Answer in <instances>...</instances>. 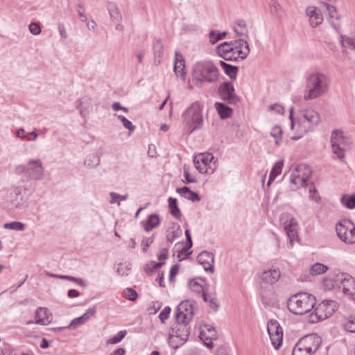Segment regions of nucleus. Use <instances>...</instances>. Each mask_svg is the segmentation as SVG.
<instances>
[{
    "instance_id": "f257e3e1",
    "label": "nucleus",
    "mask_w": 355,
    "mask_h": 355,
    "mask_svg": "<svg viewBox=\"0 0 355 355\" xmlns=\"http://www.w3.org/2000/svg\"><path fill=\"white\" fill-rule=\"evenodd\" d=\"M191 76L193 80L200 84H214L218 80L219 69L210 60L196 62L192 67Z\"/></svg>"
},
{
    "instance_id": "f03ea898",
    "label": "nucleus",
    "mask_w": 355,
    "mask_h": 355,
    "mask_svg": "<svg viewBox=\"0 0 355 355\" xmlns=\"http://www.w3.org/2000/svg\"><path fill=\"white\" fill-rule=\"evenodd\" d=\"M329 82L324 73L318 71L309 73L306 77L308 91L304 95V100H313L322 96L329 89Z\"/></svg>"
},
{
    "instance_id": "7ed1b4c3",
    "label": "nucleus",
    "mask_w": 355,
    "mask_h": 355,
    "mask_svg": "<svg viewBox=\"0 0 355 355\" xmlns=\"http://www.w3.org/2000/svg\"><path fill=\"white\" fill-rule=\"evenodd\" d=\"M316 303L315 297L307 293H298L287 302L288 310L295 315H303L311 311Z\"/></svg>"
},
{
    "instance_id": "20e7f679",
    "label": "nucleus",
    "mask_w": 355,
    "mask_h": 355,
    "mask_svg": "<svg viewBox=\"0 0 355 355\" xmlns=\"http://www.w3.org/2000/svg\"><path fill=\"white\" fill-rule=\"evenodd\" d=\"M203 105L198 101L192 103L182 114L183 123L191 134L202 128L203 125Z\"/></svg>"
},
{
    "instance_id": "39448f33",
    "label": "nucleus",
    "mask_w": 355,
    "mask_h": 355,
    "mask_svg": "<svg viewBox=\"0 0 355 355\" xmlns=\"http://www.w3.org/2000/svg\"><path fill=\"white\" fill-rule=\"evenodd\" d=\"M281 273L278 268H272L263 271L261 275L260 294L261 301L264 304H268V296L272 291V286L280 278Z\"/></svg>"
},
{
    "instance_id": "423d86ee",
    "label": "nucleus",
    "mask_w": 355,
    "mask_h": 355,
    "mask_svg": "<svg viewBox=\"0 0 355 355\" xmlns=\"http://www.w3.org/2000/svg\"><path fill=\"white\" fill-rule=\"evenodd\" d=\"M337 308L336 302L333 300H323L314 309V313L309 315V322H318L330 317Z\"/></svg>"
},
{
    "instance_id": "0eeeda50",
    "label": "nucleus",
    "mask_w": 355,
    "mask_h": 355,
    "mask_svg": "<svg viewBox=\"0 0 355 355\" xmlns=\"http://www.w3.org/2000/svg\"><path fill=\"white\" fill-rule=\"evenodd\" d=\"M193 163L197 170L201 173H213L217 168V160L211 153H200L195 156Z\"/></svg>"
},
{
    "instance_id": "6e6552de",
    "label": "nucleus",
    "mask_w": 355,
    "mask_h": 355,
    "mask_svg": "<svg viewBox=\"0 0 355 355\" xmlns=\"http://www.w3.org/2000/svg\"><path fill=\"white\" fill-rule=\"evenodd\" d=\"M293 108L291 107L289 110V119L291 121V128L293 129L294 125L296 123L297 125V131L299 135L292 137L291 139L296 141L300 139L304 135L313 131L318 125H312V123L308 122L307 121H305L304 119L299 116H297V119L295 120L293 119Z\"/></svg>"
},
{
    "instance_id": "1a4fd4ad",
    "label": "nucleus",
    "mask_w": 355,
    "mask_h": 355,
    "mask_svg": "<svg viewBox=\"0 0 355 355\" xmlns=\"http://www.w3.org/2000/svg\"><path fill=\"white\" fill-rule=\"evenodd\" d=\"M267 330L270 336L272 345L275 349H278L282 344V328L276 320H270L268 322Z\"/></svg>"
},
{
    "instance_id": "9d476101",
    "label": "nucleus",
    "mask_w": 355,
    "mask_h": 355,
    "mask_svg": "<svg viewBox=\"0 0 355 355\" xmlns=\"http://www.w3.org/2000/svg\"><path fill=\"white\" fill-rule=\"evenodd\" d=\"M218 94L220 98L228 104L235 105L239 101L231 82L227 81L221 83L218 87Z\"/></svg>"
},
{
    "instance_id": "9b49d317",
    "label": "nucleus",
    "mask_w": 355,
    "mask_h": 355,
    "mask_svg": "<svg viewBox=\"0 0 355 355\" xmlns=\"http://www.w3.org/2000/svg\"><path fill=\"white\" fill-rule=\"evenodd\" d=\"M27 176L30 180H41L44 178V167L40 159H31L27 162Z\"/></svg>"
},
{
    "instance_id": "f8f14e48",
    "label": "nucleus",
    "mask_w": 355,
    "mask_h": 355,
    "mask_svg": "<svg viewBox=\"0 0 355 355\" xmlns=\"http://www.w3.org/2000/svg\"><path fill=\"white\" fill-rule=\"evenodd\" d=\"M193 315V308L189 300L182 301L176 309V321L189 322Z\"/></svg>"
},
{
    "instance_id": "ddd939ff",
    "label": "nucleus",
    "mask_w": 355,
    "mask_h": 355,
    "mask_svg": "<svg viewBox=\"0 0 355 355\" xmlns=\"http://www.w3.org/2000/svg\"><path fill=\"white\" fill-rule=\"evenodd\" d=\"M311 354L317 352L322 343V338L317 334H309L299 340Z\"/></svg>"
},
{
    "instance_id": "4468645a",
    "label": "nucleus",
    "mask_w": 355,
    "mask_h": 355,
    "mask_svg": "<svg viewBox=\"0 0 355 355\" xmlns=\"http://www.w3.org/2000/svg\"><path fill=\"white\" fill-rule=\"evenodd\" d=\"M284 225L286 235L289 239L290 247L292 248L293 241L297 240L298 238V224L294 218H291L289 220L285 221Z\"/></svg>"
},
{
    "instance_id": "2eb2a0df",
    "label": "nucleus",
    "mask_w": 355,
    "mask_h": 355,
    "mask_svg": "<svg viewBox=\"0 0 355 355\" xmlns=\"http://www.w3.org/2000/svg\"><path fill=\"white\" fill-rule=\"evenodd\" d=\"M331 146L344 147L348 148L351 144L350 139L345 135L343 131L340 130H334L331 135Z\"/></svg>"
},
{
    "instance_id": "dca6fc26",
    "label": "nucleus",
    "mask_w": 355,
    "mask_h": 355,
    "mask_svg": "<svg viewBox=\"0 0 355 355\" xmlns=\"http://www.w3.org/2000/svg\"><path fill=\"white\" fill-rule=\"evenodd\" d=\"M340 280L343 287V293L349 296L355 295V279L349 274L343 273L340 275Z\"/></svg>"
},
{
    "instance_id": "f3484780",
    "label": "nucleus",
    "mask_w": 355,
    "mask_h": 355,
    "mask_svg": "<svg viewBox=\"0 0 355 355\" xmlns=\"http://www.w3.org/2000/svg\"><path fill=\"white\" fill-rule=\"evenodd\" d=\"M197 259L198 263L203 266L205 270L214 272V257L213 253L203 251L198 254Z\"/></svg>"
},
{
    "instance_id": "a211bd4d",
    "label": "nucleus",
    "mask_w": 355,
    "mask_h": 355,
    "mask_svg": "<svg viewBox=\"0 0 355 355\" xmlns=\"http://www.w3.org/2000/svg\"><path fill=\"white\" fill-rule=\"evenodd\" d=\"M176 324L173 328V333L171 334L177 336L180 338V342H186L189 338L190 331L189 322H184L181 321H176Z\"/></svg>"
},
{
    "instance_id": "6ab92c4d",
    "label": "nucleus",
    "mask_w": 355,
    "mask_h": 355,
    "mask_svg": "<svg viewBox=\"0 0 355 355\" xmlns=\"http://www.w3.org/2000/svg\"><path fill=\"white\" fill-rule=\"evenodd\" d=\"M233 48L241 60L245 59L250 53V47L247 41L244 39H239L232 42Z\"/></svg>"
},
{
    "instance_id": "aec40b11",
    "label": "nucleus",
    "mask_w": 355,
    "mask_h": 355,
    "mask_svg": "<svg viewBox=\"0 0 355 355\" xmlns=\"http://www.w3.org/2000/svg\"><path fill=\"white\" fill-rule=\"evenodd\" d=\"M306 13L309 17V21L311 26L316 27L322 22L323 17L319 8L315 6L308 7L306 9Z\"/></svg>"
},
{
    "instance_id": "412c9836",
    "label": "nucleus",
    "mask_w": 355,
    "mask_h": 355,
    "mask_svg": "<svg viewBox=\"0 0 355 355\" xmlns=\"http://www.w3.org/2000/svg\"><path fill=\"white\" fill-rule=\"evenodd\" d=\"M173 70L177 76H180L182 79L185 78L186 70L184 58L178 51L175 52Z\"/></svg>"
},
{
    "instance_id": "4be33fe9",
    "label": "nucleus",
    "mask_w": 355,
    "mask_h": 355,
    "mask_svg": "<svg viewBox=\"0 0 355 355\" xmlns=\"http://www.w3.org/2000/svg\"><path fill=\"white\" fill-rule=\"evenodd\" d=\"M35 322L42 325H47L51 322V315L46 308L39 307L35 313Z\"/></svg>"
},
{
    "instance_id": "5701e85b",
    "label": "nucleus",
    "mask_w": 355,
    "mask_h": 355,
    "mask_svg": "<svg viewBox=\"0 0 355 355\" xmlns=\"http://www.w3.org/2000/svg\"><path fill=\"white\" fill-rule=\"evenodd\" d=\"M297 116L312 123V125H318L320 121V114L314 110H302Z\"/></svg>"
},
{
    "instance_id": "b1692460",
    "label": "nucleus",
    "mask_w": 355,
    "mask_h": 355,
    "mask_svg": "<svg viewBox=\"0 0 355 355\" xmlns=\"http://www.w3.org/2000/svg\"><path fill=\"white\" fill-rule=\"evenodd\" d=\"M307 180H306L302 175V174H301V172L298 171L297 167H296V168L294 171H293L290 176V181L293 185L292 189L294 190L297 189L301 187H303Z\"/></svg>"
},
{
    "instance_id": "393cba45",
    "label": "nucleus",
    "mask_w": 355,
    "mask_h": 355,
    "mask_svg": "<svg viewBox=\"0 0 355 355\" xmlns=\"http://www.w3.org/2000/svg\"><path fill=\"white\" fill-rule=\"evenodd\" d=\"M176 192L178 193L181 196L192 202H198L200 200V198L197 193L192 191L188 187L186 186L178 188L176 189Z\"/></svg>"
},
{
    "instance_id": "a878e982",
    "label": "nucleus",
    "mask_w": 355,
    "mask_h": 355,
    "mask_svg": "<svg viewBox=\"0 0 355 355\" xmlns=\"http://www.w3.org/2000/svg\"><path fill=\"white\" fill-rule=\"evenodd\" d=\"M160 223V218L159 215L152 214L148 216L147 220L144 223V228L145 231L150 232L153 229L157 227Z\"/></svg>"
},
{
    "instance_id": "bb28decb",
    "label": "nucleus",
    "mask_w": 355,
    "mask_h": 355,
    "mask_svg": "<svg viewBox=\"0 0 355 355\" xmlns=\"http://www.w3.org/2000/svg\"><path fill=\"white\" fill-rule=\"evenodd\" d=\"M324 6L326 8V10L328 11L329 16V20L331 21V24L334 28L338 29L340 27L339 23H335L334 21V19L339 20V16L337 13V10L336 7L334 6H331L327 3H324Z\"/></svg>"
},
{
    "instance_id": "cd10ccee",
    "label": "nucleus",
    "mask_w": 355,
    "mask_h": 355,
    "mask_svg": "<svg viewBox=\"0 0 355 355\" xmlns=\"http://www.w3.org/2000/svg\"><path fill=\"white\" fill-rule=\"evenodd\" d=\"M270 13L275 17L280 19L284 13V9L277 0H270L268 3Z\"/></svg>"
},
{
    "instance_id": "c85d7f7f",
    "label": "nucleus",
    "mask_w": 355,
    "mask_h": 355,
    "mask_svg": "<svg viewBox=\"0 0 355 355\" xmlns=\"http://www.w3.org/2000/svg\"><path fill=\"white\" fill-rule=\"evenodd\" d=\"M215 108L223 119L229 118L232 114V109L223 103H216Z\"/></svg>"
},
{
    "instance_id": "c756f323",
    "label": "nucleus",
    "mask_w": 355,
    "mask_h": 355,
    "mask_svg": "<svg viewBox=\"0 0 355 355\" xmlns=\"http://www.w3.org/2000/svg\"><path fill=\"white\" fill-rule=\"evenodd\" d=\"M153 48L154 51L155 63L156 64H159L161 62V58L163 55V44L161 40H156L153 42Z\"/></svg>"
},
{
    "instance_id": "7c9ffc66",
    "label": "nucleus",
    "mask_w": 355,
    "mask_h": 355,
    "mask_svg": "<svg viewBox=\"0 0 355 355\" xmlns=\"http://www.w3.org/2000/svg\"><path fill=\"white\" fill-rule=\"evenodd\" d=\"M206 340H216L217 338L216 331L214 327L205 324L204 329L200 332V338Z\"/></svg>"
},
{
    "instance_id": "2f4dec72",
    "label": "nucleus",
    "mask_w": 355,
    "mask_h": 355,
    "mask_svg": "<svg viewBox=\"0 0 355 355\" xmlns=\"http://www.w3.org/2000/svg\"><path fill=\"white\" fill-rule=\"evenodd\" d=\"M233 29L237 36L245 35L248 37V29L243 19H239L236 23V26L233 27Z\"/></svg>"
},
{
    "instance_id": "473e14b6",
    "label": "nucleus",
    "mask_w": 355,
    "mask_h": 355,
    "mask_svg": "<svg viewBox=\"0 0 355 355\" xmlns=\"http://www.w3.org/2000/svg\"><path fill=\"white\" fill-rule=\"evenodd\" d=\"M220 64L224 69L225 73L230 78V79L235 80L239 68L236 66L229 64L224 61H220Z\"/></svg>"
},
{
    "instance_id": "72a5a7b5",
    "label": "nucleus",
    "mask_w": 355,
    "mask_h": 355,
    "mask_svg": "<svg viewBox=\"0 0 355 355\" xmlns=\"http://www.w3.org/2000/svg\"><path fill=\"white\" fill-rule=\"evenodd\" d=\"M232 51H234L233 48L232 42H223L220 44L216 48L217 53L221 58L225 57V55H227V53Z\"/></svg>"
},
{
    "instance_id": "f704fd0d",
    "label": "nucleus",
    "mask_w": 355,
    "mask_h": 355,
    "mask_svg": "<svg viewBox=\"0 0 355 355\" xmlns=\"http://www.w3.org/2000/svg\"><path fill=\"white\" fill-rule=\"evenodd\" d=\"M336 232L338 236L345 243H348L349 238H348V232H349V227H347L346 225L343 223H339L336 225Z\"/></svg>"
},
{
    "instance_id": "c9c22d12",
    "label": "nucleus",
    "mask_w": 355,
    "mask_h": 355,
    "mask_svg": "<svg viewBox=\"0 0 355 355\" xmlns=\"http://www.w3.org/2000/svg\"><path fill=\"white\" fill-rule=\"evenodd\" d=\"M168 202L171 214L179 219L181 217V212L178 206L177 199L173 197H169Z\"/></svg>"
},
{
    "instance_id": "e433bc0d",
    "label": "nucleus",
    "mask_w": 355,
    "mask_h": 355,
    "mask_svg": "<svg viewBox=\"0 0 355 355\" xmlns=\"http://www.w3.org/2000/svg\"><path fill=\"white\" fill-rule=\"evenodd\" d=\"M17 136L26 141H35L38 135L35 131L26 133L24 129L21 128L17 130Z\"/></svg>"
},
{
    "instance_id": "4c0bfd02",
    "label": "nucleus",
    "mask_w": 355,
    "mask_h": 355,
    "mask_svg": "<svg viewBox=\"0 0 355 355\" xmlns=\"http://www.w3.org/2000/svg\"><path fill=\"white\" fill-rule=\"evenodd\" d=\"M283 161H279L275 164V165L273 166L270 173L269 179L267 184L268 186H269L271 184V182L275 179V178L281 173Z\"/></svg>"
},
{
    "instance_id": "58836bf2",
    "label": "nucleus",
    "mask_w": 355,
    "mask_h": 355,
    "mask_svg": "<svg viewBox=\"0 0 355 355\" xmlns=\"http://www.w3.org/2000/svg\"><path fill=\"white\" fill-rule=\"evenodd\" d=\"M343 205L348 209L355 208V193L352 195H343L340 199Z\"/></svg>"
},
{
    "instance_id": "ea45409f",
    "label": "nucleus",
    "mask_w": 355,
    "mask_h": 355,
    "mask_svg": "<svg viewBox=\"0 0 355 355\" xmlns=\"http://www.w3.org/2000/svg\"><path fill=\"white\" fill-rule=\"evenodd\" d=\"M100 164V157L96 154L89 155L84 162V164L87 168H94Z\"/></svg>"
},
{
    "instance_id": "a19ab883",
    "label": "nucleus",
    "mask_w": 355,
    "mask_h": 355,
    "mask_svg": "<svg viewBox=\"0 0 355 355\" xmlns=\"http://www.w3.org/2000/svg\"><path fill=\"white\" fill-rule=\"evenodd\" d=\"M344 329L351 333L355 332V315H349L343 322Z\"/></svg>"
},
{
    "instance_id": "79ce46f5",
    "label": "nucleus",
    "mask_w": 355,
    "mask_h": 355,
    "mask_svg": "<svg viewBox=\"0 0 355 355\" xmlns=\"http://www.w3.org/2000/svg\"><path fill=\"white\" fill-rule=\"evenodd\" d=\"M328 269V267L324 264L316 263L313 264L310 268V273L312 275H317L324 273Z\"/></svg>"
},
{
    "instance_id": "37998d69",
    "label": "nucleus",
    "mask_w": 355,
    "mask_h": 355,
    "mask_svg": "<svg viewBox=\"0 0 355 355\" xmlns=\"http://www.w3.org/2000/svg\"><path fill=\"white\" fill-rule=\"evenodd\" d=\"M227 35V32L218 33L216 31H211L209 33V42L212 44L223 39Z\"/></svg>"
},
{
    "instance_id": "c03bdc74",
    "label": "nucleus",
    "mask_w": 355,
    "mask_h": 355,
    "mask_svg": "<svg viewBox=\"0 0 355 355\" xmlns=\"http://www.w3.org/2000/svg\"><path fill=\"white\" fill-rule=\"evenodd\" d=\"M332 153L344 164H346V161L345 159V151L347 149V148L331 146Z\"/></svg>"
},
{
    "instance_id": "a18cd8bd",
    "label": "nucleus",
    "mask_w": 355,
    "mask_h": 355,
    "mask_svg": "<svg viewBox=\"0 0 355 355\" xmlns=\"http://www.w3.org/2000/svg\"><path fill=\"white\" fill-rule=\"evenodd\" d=\"M292 355H312L310 352L298 340L293 349Z\"/></svg>"
},
{
    "instance_id": "49530a36",
    "label": "nucleus",
    "mask_w": 355,
    "mask_h": 355,
    "mask_svg": "<svg viewBox=\"0 0 355 355\" xmlns=\"http://www.w3.org/2000/svg\"><path fill=\"white\" fill-rule=\"evenodd\" d=\"M3 227L7 230L23 231L25 229V225L19 221H13L11 223H5L3 225Z\"/></svg>"
},
{
    "instance_id": "de8ad7c7",
    "label": "nucleus",
    "mask_w": 355,
    "mask_h": 355,
    "mask_svg": "<svg viewBox=\"0 0 355 355\" xmlns=\"http://www.w3.org/2000/svg\"><path fill=\"white\" fill-rule=\"evenodd\" d=\"M126 334H127V331L125 330L120 331L117 333L116 335H115L114 336L108 339L107 340V345H114V344L119 343L125 338Z\"/></svg>"
},
{
    "instance_id": "09e8293b",
    "label": "nucleus",
    "mask_w": 355,
    "mask_h": 355,
    "mask_svg": "<svg viewBox=\"0 0 355 355\" xmlns=\"http://www.w3.org/2000/svg\"><path fill=\"white\" fill-rule=\"evenodd\" d=\"M181 234L182 230L179 225L175 230H173L171 232L167 230L166 241L170 244L172 243L176 238L181 235Z\"/></svg>"
},
{
    "instance_id": "8fccbe9b",
    "label": "nucleus",
    "mask_w": 355,
    "mask_h": 355,
    "mask_svg": "<svg viewBox=\"0 0 355 355\" xmlns=\"http://www.w3.org/2000/svg\"><path fill=\"white\" fill-rule=\"evenodd\" d=\"M131 270L130 263H119L117 266L116 272L121 276H128Z\"/></svg>"
},
{
    "instance_id": "3c124183",
    "label": "nucleus",
    "mask_w": 355,
    "mask_h": 355,
    "mask_svg": "<svg viewBox=\"0 0 355 355\" xmlns=\"http://www.w3.org/2000/svg\"><path fill=\"white\" fill-rule=\"evenodd\" d=\"M108 12H109L110 18L112 21H119L121 19V15L120 14L119 9L116 6L109 7Z\"/></svg>"
},
{
    "instance_id": "603ef678",
    "label": "nucleus",
    "mask_w": 355,
    "mask_h": 355,
    "mask_svg": "<svg viewBox=\"0 0 355 355\" xmlns=\"http://www.w3.org/2000/svg\"><path fill=\"white\" fill-rule=\"evenodd\" d=\"M117 119L123 123V126L129 130L130 132H132L135 130V126L132 124V123L127 119L125 116L122 115H116Z\"/></svg>"
},
{
    "instance_id": "864d4df0",
    "label": "nucleus",
    "mask_w": 355,
    "mask_h": 355,
    "mask_svg": "<svg viewBox=\"0 0 355 355\" xmlns=\"http://www.w3.org/2000/svg\"><path fill=\"white\" fill-rule=\"evenodd\" d=\"M123 297L130 301H135L138 297L137 293L131 288H127L123 291Z\"/></svg>"
},
{
    "instance_id": "5fc2aeb1",
    "label": "nucleus",
    "mask_w": 355,
    "mask_h": 355,
    "mask_svg": "<svg viewBox=\"0 0 355 355\" xmlns=\"http://www.w3.org/2000/svg\"><path fill=\"white\" fill-rule=\"evenodd\" d=\"M165 262L160 261V262H156V261H151L149 264L146 265V267L145 268L146 272L147 275H152L153 270L160 268L162 266H164Z\"/></svg>"
},
{
    "instance_id": "6e6d98bb",
    "label": "nucleus",
    "mask_w": 355,
    "mask_h": 355,
    "mask_svg": "<svg viewBox=\"0 0 355 355\" xmlns=\"http://www.w3.org/2000/svg\"><path fill=\"white\" fill-rule=\"evenodd\" d=\"M185 342H180V338L177 336H174L171 334L168 338V343L169 345L173 349H178L180 346H182Z\"/></svg>"
},
{
    "instance_id": "4d7b16f0",
    "label": "nucleus",
    "mask_w": 355,
    "mask_h": 355,
    "mask_svg": "<svg viewBox=\"0 0 355 355\" xmlns=\"http://www.w3.org/2000/svg\"><path fill=\"white\" fill-rule=\"evenodd\" d=\"M298 171L306 179L309 180L311 175V170L310 167L306 164H300L297 166Z\"/></svg>"
},
{
    "instance_id": "13d9d810",
    "label": "nucleus",
    "mask_w": 355,
    "mask_h": 355,
    "mask_svg": "<svg viewBox=\"0 0 355 355\" xmlns=\"http://www.w3.org/2000/svg\"><path fill=\"white\" fill-rule=\"evenodd\" d=\"M341 43L344 47H349L355 49V38L342 36Z\"/></svg>"
},
{
    "instance_id": "bf43d9fd",
    "label": "nucleus",
    "mask_w": 355,
    "mask_h": 355,
    "mask_svg": "<svg viewBox=\"0 0 355 355\" xmlns=\"http://www.w3.org/2000/svg\"><path fill=\"white\" fill-rule=\"evenodd\" d=\"M282 134V130L279 126L277 125L272 128L270 135L276 139L275 142L277 144H279L278 139L281 138Z\"/></svg>"
},
{
    "instance_id": "052dcab7",
    "label": "nucleus",
    "mask_w": 355,
    "mask_h": 355,
    "mask_svg": "<svg viewBox=\"0 0 355 355\" xmlns=\"http://www.w3.org/2000/svg\"><path fill=\"white\" fill-rule=\"evenodd\" d=\"M348 223H349L352 225V227H349V232H348V244H354L355 243V226L353 223L351 221H348Z\"/></svg>"
},
{
    "instance_id": "680f3d73",
    "label": "nucleus",
    "mask_w": 355,
    "mask_h": 355,
    "mask_svg": "<svg viewBox=\"0 0 355 355\" xmlns=\"http://www.w3.org/2000/svg\"><path fill=\"white\" fill-rule=\"evenodd\" d=\"M154 236L150 237H145L142 239L141 246L143 247V251L146 252L148 248L153 243Z\"/></svg>"
},
{
    "instance_id": "e2e57ef3",
    "label": "nucleus",
    "mask_w": 355,
    "mask_h": 355,
    "mask_svg": "<svg viewBox=\"0 0 355 355\" xmlns=\"http://www.w3.org/2000/svg\"><path fill=\"white\" fill-rule=\"evenodd\" d=\"M189 287L192 291L198 293H200L202 291H203L202 286L194 279L190 281Z\"/></svg>"
},
{
    "instance_id": "0e129e2a",
    "label": "nucleus",
    "mask_w": 355,
    "mask_h": 355,
    "mask_svg": "<svg viewBox=\"0 0 355 355\" xmlns=\"http://www.w3.org/2000/svg\"><path fill=\"white\" fill-rule=\"evenodd\" d=\"M110 195L112 198V200H110V203H114L118 200H125L128 199V195H120V194H118L114 192H111L110 193Z\"/></svg>"
},
{
    "instance_id": "69168bd1",
    "label": "nucleus",
    "mask_w": 355,
    "mask_h": 355,
    "mask_svg": "<svg viewBox=\"0 0 355 355\" xmlns=\"http://www.w3.org/2000/svg\"><path fill=\"white\" fill-rule=\"evenodd\" d=\"M171 313V308L166 306L159 313V318L162 323L165 322V320L168 318Z\"/></svg>"
},
{
    "instance_id": "338daca9",
    "label": "nucleus",
    "mask_w": 355,
    "mask_h": 355,
    "mask_svg": "<svg viewBox=\"0 0 355 355\" xmlns=\"http://www.w3.org/2000/svg\"><path fill=\"white\" fill-rule=\"evenodd\" d=\"M28 28L30 32L35 35H39L41 33V28L37 23H31Z\"/></svg>"
},
{
    "instance_id": "774afa93",
    "label": "nucleus",
    "mask_w": 355,
    "mask_h": 355,
    "mask_svg": "<svg viewBox=\"0 0 355 355\" xmlns=\"http://www.w3.org/2000/svg\"><path fill=\"white\" fill-rule=\"evenodd\" d=\"M96 313V307L94 306L91 309H89L86 313H85L83 315H81L82 320H83L84 322H86L91 316H93Z\"/></svg>"
}]
</instances>
